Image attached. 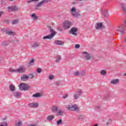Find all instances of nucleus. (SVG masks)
Segmentation results:
<instances>
[{"label": "nucleus", "instance_id": "nucleus-2", "mask_svg": "<svg viewBox=\"0 0 126 126\" xmlns=\"http://www.w3.org/2000/svg\"><path fill=\"white\" fill-rule=\"evenodd\" d=\"M50 31L51 32V34H49L48 35L44 36L43 37V40H45V39H52V38L55 37L56 34H57V32L54 31V29L51 27H50Z\"/></svg>", "mask_w": 126, "mask_h": 126}, {"label": "nucleus", "instance_id": "nucleus-21", "mask_svg": "<svg viewBox=\"0 0 126 126\" xmlns=\"http://www.w3.org/2000/svg\"><path fill=\"white\" fill-rule=\"evenodd\" d=\"M9 89L11 90L12 92H13V91H15V86L14 85L11 84L9 85Z\"/></svg>", "mask_w": 126, "mask_h": 126}, {"label": "nucleus", "instance_id": "nucleus-1", "mask_svg": "<svg viewBox=\"0 0 126 126\" xmlns=\"http://www.w3.org/2000/svg\"><path fill=\"white\" fill-rule=\"evenodd\" d=\"M25 69L26 68L24 67V66H22L19 67L16 69L10 68L9 71H10V72H17L18 73H23V72H25Z\"/></svg>", "mask_w": 126, "mask_h": 126}, {"label": "nucleus", "instance_id": "nucleus-53", "mask_svg": "<svg viewBox=\"0 0 126 126\" xmlns=\"http://www.w3.org/2000/svg\"><path fill=\"white\" fill-rule=\"evenodd\" d=\"M125 76H126V73L124 74Z\"/></svg>", "mask_w": 126, "mask_h": 126}, {"label": "nucleus", "instance_id": "nucleus-5", "mask_svg": "<svg viewBox=\"0 0 126 126\" xmlns=\"http://www.w3.org/2000/svg\"><path fill=\"white\" fill-rule=\"evenodd\" d=\"M65 108L69 111H78L79 110L76 104L72 105H67L65 106Z\"/></svg>", "mask_w": 126, "mask_h": 126}, {"label": "nucleus", "instance_id": "nucleus-16", "mask_svg": "<svg viewBox=\"0 0 126 126\" xmlns=\"http://www.w3.org/2000/svg\"><path fill=\"white\" fill-rule=\"evenodd\" d=\"M13 95L16 98H19L21 96V93L19 92H16L13 93Z\"/></svg>", "mask_w": 126, "mask_h": 126}, {"label": "nucleus", "instance_id": "nucleus-58", "mask_svg": "<svg viewBox=\"0 0 126 126\" xmlns=\"http://www.w3.org/2000/svg\"><path fill=\"white\" fill-rule=\"evenodd\" d=\"M36 126H38L36 125Z\"/></svg>", "mask_w": 126, "mask_h": 126}, {"label": "nucleus", "instance_id": "nucleus-18", "mask_svg": "<svg viewBox=\"0 0 126 126\" xmlns=\"http://www.w3.org/2000/svg\"><path fill=\"white\" fill-rule=\"evenodd\" d=\"M102 25L103 24H102V23H97L96 24L95 27L97 30L100 29V28L102 27Z\"/></svg>", "mask_w": 126, "mask_h": 126}, {"label": "nucleus", "instance_id": "nucleus-20", "mask_svg": "<svg viewBox=\"0 0 126 126\" xmlns=\"http://www.w3.org/2000/svg\"><path fill=\"white\" fill-rule=\"evenodd\" d=\"M55 44L56 45H59L60 46H61L63 44V42L61 40H55Z\"/></svg>", "mask_w": 126, "mask_h": 126}, {"label": "nucleus", "instance_id": "nucleus-33", "mask_svg": "<svg viewBox=\"0 0 126 126\" xmlns=\"http://www.w3.org/2000/svg\"><path fill=\"white\" fill-rule=\"evenodd\" d=\"M49 80H53L55 78V76L54 75H50L48 77Z\"/></svg>", "mask_w": 126, "mask_h": 126}, {"label": "nucleus", "instance_id": "nucleus-37", "mask_svg": "<svg viewBox=\"0 0 126 126\" xmlns=\"http://www.w3.org/2000/svg\"><path fill=\"white\" fill-rule=\"evenodd\" d=\"M62 123H63V120H62V119H60L57 122V124L58 126L61 125Z\"/></svg>", "mask_w": 126, "mask_h": 126}, {"label": "nucleus", "instance_id": "nucleus-34", "mask_svg": "<svg viewBox=\"0 0 126 126\" xmlns=\"http://www.w3.org/2000/svg\"><path fill=\"white\" fill-rule=\"evenodd\" d=\"M122 9H123V11H124V12H126V5L123 4V5H122Z\"/></svg>", "mask_w": 126, "mask_h": 126}, {"label": "nucleus", "instance_id": "nucleus-6", "mask_svg": "<svg viewBox=\"0 0 126 126\" xmlns=\"http://www.w3.org/2000/svg\"><path fill=\"white\" fill-rule=\"evenodd\" d=\"M82 94V90H78L77 92L75 93L73 95V98L75 100H77L79 96Z\"/></svg>", "mask_w": 126, "mask_h": 126}, {"label": "nucleus", "instance_id": "nucleus-40", "mask_svg": "<svg viewBox=\"0 0 126 126\" xmlns=\"http://www.w3.org/2000/svg\"><path fill=\"white\" fill-rule=\"evenodd\" d=\"M1 125H2V126H8L7 123L6 122H2V123L1 124Z\"/></svg>", "mask_w": 126, "mask_h": 126}, {"label": "nucleus", "instance_id": "nucleus-51", "mask_svg": "<svg viewBox=\"0 0 126 126\" xmlns=\"http://www.w3.org/2000/svg\"><path fill=\"white\" fill-rule=\"evenodd\" d=\"M78 1H82V0H78Z\"/></svg>", "mask_w": 126, "mask_h": 126}, {"label": "nucleus", "instance_id": "nucleus-9", "mask_svg": "<svg viewBox=\"0 0 126 126\" xmlns=\"http://www.w3.org/2000/svg\"><path fill=\"white\" fill-rule=\"evenodd\" d=\"M77 28H72L69 31L70 34H72L74 36H77Z\"/></svg>", "mask_w": 126, "mask_h": 126}, {"label": "nucleus", "instance_id": "nucleus-8", "mask_svg": "<svg viewBox=\"0 0 126 126\" xmlns=\"http://www.w3.org/2000/svg\"><path fill=\"white\" fill-rule=\"evenodd\" d=\"M71 25V23L70 22L68 21H65L63 23V28L65 29V30L69 29Z\"/></svg>", "mask_w": 126, "mask_h": 126}, {"label": "nucleus", "instance_id": "nucleus-32", "mask_svg": "<svg viewBox=\"0 0 126 126\" xmlns=\"http://www.w3.org/2000/svg\"><path fill=\"white\" fill-rule=\"evenodd\" d=\"M29 78H31V79L34 78L35 75H34V74H30L28 76Z\"/></svg>", "mask_w": 126, "mask_h": 126}, {"label": "nucleus", "instance_id": "nucleus-50", "mask_svg": "<svg viewBox=\"0 0 126 126\" xmlns=\"http://www.w3.org/2000/svg\"><path fill=\"white\" fill-rule=\"evenodd\" d=\"M93 126H98V125L97 124H95V125H94Z\"/></svg>", "mask_w": 126, "mask_h": 126}, {"label": "nucleus", "instance_id": "nucleus-19", "mask_svg": "<svg viewBox=\"0 0 126 126\" xmlns=\"http://www.w3.org/2000/svg\"><path fill=\"white\" fill-rule=\"evenodd\" d=\"M31 17L33 21H36L38 19V17L36 16V14L34 13L31 14Z\"/></svg>", "mask_w": 126, "mask_h": 126}, {"label": "nucleus", "instance_id": "nucleus-31", "mask_svg": "<svg viewBox=\"0 0 126 126\" xmlns=\"http://www.w3.org/2000/svg\"><path fill=\"white\" fill-rule=\"evenodd\" d=\"M106 73H107V72H106L105 70H101L100 71V74H101V75H105Z\"/></svg>", "mask_w": 126, "mask_h": 126}, {"label": "nucleus", "instance_id": "nucleus-43", "mask_svg": "<svg viewBox=\"0 0 126 126\" xmlns=\"http://www.w3.org/2000/svg\"><path fill=\"white\" fill-rule=\"evenodd\" d=\"M68 97V94H66L64 96H63V99H65V98H67Z\"/></svg>", "mask_w": 126, "mask_h": 126}, {"label": "nucleus", "instance_id": "nucleus-55", "mask_svg": "<svg viewBox=\"0 0 126 126\" xmlns=\"http://www.w3.org/2000/svg\"><path fill=\"white\" fill-rule=\"evenodd\" d=\"M56 85H57V86H58L59 85V84L56 83Z\"/></svg>", "mask_w": 126, "mask_h": 126}, {"label": "nucleus", "instance_id": "nucleus-15", "mask_svg": "<svg viewBox=\"0 0 126 126\" xmlns=\"http://www.w3.org/2000/svg\"><path fill=\"white\" fill-rule=\"evenodd\" d=\"M58 110H59V107L54 106L51 107V110L52 113H57L58 112Z\"/></svg>", "mask_w": 126, "mask_h": 126}, {"label": "nucleus", "instance_id": "nucleus-57", "mask_svg": "<svg viewBox=\"0 0 126 126\" xmlns=\"http://www.w3.org/2000/svg\"><path fill=\"white\" fill-rule=\"evenodd\" d=\"M0 126H3V125H2V124L1 125H0Z\"/></svg>", "mask_w": 126, "mask_h": 126}, {"label": "nucleus", "instance_id": "nucleus-17", "mask_svg": "<svg viewBox=\"0 0 126 126\" xmlns=\"http://www.w3.org/2000/svg\"><path fill=\"white\" fill-rule=\"evenodd\" d=\"M117 31L120 32L121 34H124V27L123 26H120L118 28Z\"/></svg>", "mask_w": 126, "mask_h": 126}, {"label": "nucleus", "instance_id": "nucleus-48", "mask_svg": "<svg viewBox=\"0 0 126 126\" xmlns=\"http://www.w3.org/2000/svg\"><path fill=\"white\" fill-rule=\"evenodd\" d=\"M36 125H30L29 126H36Z\"/></svg>", "mask_w": 126, "mask_h": 126}, {"label": "nucleus", "instance_id": "nucleus-42", "mask_svg": "<svg viewBox=\"0 0 126 126\" xmlns=\"http://www.w3.org/2000/svg\"><path fill=\"white\" fill-rule=\"evenodd\" d=\"M75 49H78V48H80V45L76 44L75 46Z\"/></svg>", "mask_w": 126, "mask_h": 126}, {"label": "nucleus", "instance_id": "nucleus-35", "mask_svg": "<svg viewBox=\"0 0 126 126\" xmlns=\"http://www.w3.org/2000/svg\"><path fill=\"white\" fill-rule=\"evenodd\" d=\"M18 22H19L18 20L16 19L12 21V24L13 25L17 24V23H18Z\"/></svg>", "mask_w": 126, "mask_h": 126}, {"label": "nucleus", "instance_id": "nucleus-52", "mask_svg": "<svg viewBox=\"0 0 126 126\" xmlns=\"http://www.w3.org/2000/svg\"><path fill=\"white\" fill-rule=\"evenodd\" d=\"M125 42L126 43V37H125Z\"/></svg>", "mask_w": 126, "mask_h": 126}, {"label": "nucleus", "instance_id": "nucleus-39", "mask_svg": "<svg viewBox=\"0 0 126 126\" xmlns=\"http://www.w3.org/2000/svg\"><path fill=\"white\" fill-rule=\"evenodd\" d=\"M36 71L37 73H41V72H42V69H41V68H38L37 69Z\"/></svg>", "mask_w": 126, "mask_h": 126}, {"label": "nucleus", "instance_id": "nucleus-41", "mask_svg": "<svg viewBox=\"0 0 126 126\" xmlns=\"http://www.w3.org/2000/svg\"><path fill=\"white\" fill-rule=\"evenodd\" d=\"M17 9V8H16V6H12L11 10L14 11L16 10Z\"/></svg>", "mask_w": 126, "mask_h": 126}, {"label": "nucleus", "instance_id": "nucleus-3", "mask_svg": "<svg viewBox=\"0 0 126 126\" xmlns=\"http://www.w3.org/2000/svg\"><path fill=\"white\" fill-rule=\"evenodd\" d=\"M70 12L73 17L77 18V17L80 16V13H79V12L76 11V9H75V7H74L71 8Z\"/></svg>", "mask_w": 126, "mask_h": 126}, {"label": "nucleus", "instance_id": "nucleus-56", "mask_svg": "<svg viewBox=\"0 0 126 126\" xmlns=\"http://www.w3.org/2000/svg\"><path fill=\"white\" fill-rule=\"evenodd\" d=\"M60 31H63V30L60 29Z\"/></svg>", "mask_w": 126, "mask_h": 126}, {"label": "nucleus", "instance_id": "nucleus-28", "mask_svg": "<svg viewBox=\"0 0 126 126\" xmlns=\"http://www.w3.org/2000/svg\"><path fill=\"white\" fill-rule=\"evenodd\" d=\"M15 126H22V121H19L18 122H16Z\"/></svg>", "mask_w": 126, "mask_h": 126}, {"label": "nucleus", "instance_id": "nucleus-24", "mask_svg": "<svg viewBox=\"0 0 126 126\" xmlns=\"http://www.w3.org/2000/svg\"><path fill=\"white\" fill-rule=\"evenodd\" d=\"M119 80L118 79L113 80L111 81V84H117V83H119Z\"/></svg>", "mask_w": 126, "mask_h": 126}, {"label": "nucleus", "instance_id": "nucleus-7", "mask_svg": "<svg viewBox=\"0 0 126 126\" xmlns=\"http://www.w3.org/2000/svg\"><path fill=\"white\" fill-rule=\"evenodd\" d=\"M48 1H49L48 0H42V1L39 2L36 5L35 9H36V10L39 9L38 7H41V6H42V5L44 4V3H47L48 2Z\"/></svg>", "mask_w": 126, "mask_h": 126}, {"label": "nucleus", "instance_id": "nucleus-26", "mask_svg": "<svg viewBox=\"0 0 126 126\" xmlns=\"http://www.w3.org/2000/svg\"><path fill=\"white\" fill-rule=\"evenodd\" d=\"M42 94H41L36 93L32 95V97H34L35 98H39L41 97Z\"/></svg>", "mask_w": 126, "mask_h": 126}, {"label": "nucleus", "instance_id": "nucleus-29", "mask_svg": "<svg viewBox=\"0 0 126 126\" xmlns=\"http://www.w3.org/2000/svg\"><path fill=\"white\" fill-rule=\"evenodd\" d=\"M80 74L81 76H85V75L86 74V71L83 70V71H81V72L80 73Z\"/></svg>", "mask_w": 126, "mask_h": 126}, {"label": "nucleus", "instance_id": "nucleus-10", "mask_svg": "<svg viewBox=\"0 0 126 126\" xmlns=\"http://www.w3.org/2000/svg\"><path fill=\"white\" fill-rule=\"evenodd\" d=\"M103 122L106 123V126H108L110 124H112V119L110 117H107L104 119Z\"/></svg>", "mask_w": 126, "mask_h": 126}, {"label": "nucleus", "instance_id": "nucleus-49", "mask_svg": "<svg viewBox=\"0 0 126 126\" xmlns=\"http://www.w3.org/2000/svg\"><path fill=\"white\" fill-rule=\"evenodd\" d=\"M10 1H14V0H9Z\"/></svg>", "mask_w": 126, "mask_h": 126}, {"label": "nucleus", "instance_id": "nucleus-25", "mask_svg": "<svg viewBox=\"0 0 126 126\" xmlns=\"http://www.w3.org/2000/svg\"><path fill=\"white\" fill-rule=\"evenodd\" d=\"M61 60H62V56H61V55H57L56 57V63H59V62H60Z\"/></svg>", "mask_w": 126, "mask_h": 126}, {"label": "nucleus", "instance_id": "nucleus-11", "mask_svg": "<svg viewBox=\"0 0 126 126\" xmlns=\"http://www.w3.org/2000/svg\"><path fill=\"white\" fill-rule=\"evenodd\" d=\"M82 54L83 55V57H85L86 61H89V60H90V59H91V55H90V54H88V53H87V52H82Z\"/></svg>", "mask_w": 126, "mask_h": 126}, {"label": "nucleus", "instance_id": "nucleus-30", "mask_svg": "<svg viewBox=\"0 0 126 126\" xmlns=\"http://www.w3.org/2000/svg\"><path fill=\"white\" fill-rule=\"evenodd\" d=\"M63 110H59L57 113V115H58V116H63Z\"/></svg>", "mask_w": 126, "mask_h": 126}, {"label": "nucleus", "instance_id": "nucleus-44", "mask_svg": "<svg viewBox=\"0 0 126 126\" xmlns=\"http://www.w3.org/2000/svg\"><path fill=\"white\" fill-rule=\"evenodd\" d=\"M79 119L80 120V121H82L83 120V116H80V117L79 118Z\"/></svg>", "mask_w": 126, "mask_h": 126}, {"label": "nucleus", "instance_id": "nucleus-23", "mask_svg": "<svg viewBox=\"0 0 126 126\" xmlns=\"http://www.w3.org/2000/svg\"><path fill=\"white\" fill-rule=\"evenodd\" d=\"M55 118V117L53 115H49L48 116H47V121H52L53 119H54Z\"/></svg>", "mask_w": 126, "mask_h": 126}, {"label": "nucleus", "instance_id": "nucleus-13", "mask_svg": "<svg viewBox=\"0 0 126 126\" xmlns=\"http://www.w3.org/2000/svg\"><path fill=\"white\" fill-rule=\"evenodd\" d=\"M21 78L23 81H26V80L29 79V77L27 75L23 74L21 77Z\"/></svg>", "mask_w": 126, "mask_h": 126}, {"label": "nucleus", "instance_id": "nucleus-47", "mask_svg": "<svg viewBox=\"0 0 126 126\" xmlns=\"http://www.w3.org/2000/svg\"><path fill=\"white\" fill-rule=\"evenodd\" d=\"M32 1H33V0H30L28 1V2L30 3V2H32Z\"/></svg>", "mask_w": 126, "mask_h": 126}, {"label": "nucleus", "instance_id": "nucleus-36", "mask_svg": "<svg viewBox=\"0 0 126 126\" xmlns=\"http://www.w3.org/2000/svg\"><path fill=\"white\" fill-rule=\"evenodd\" d=\"M80 74V72L79 71H76L74 73V75L75 76H78Z\"/></svg>", "mask_w": 126, "mask_h": 126}, {"label": "nucleus", "instance_id": "nucleus-14", "mask_svg": "<svg viewBox=\"0 0 126 126\" xmlns=\"http://www.w3.org/2000/svg\"><path fill=\"white\" fill-rule=\"evenodd\" d=\"M32 47L33 48V49H36V48H39L40 47V43L39 42H33L32 45Z\"/></svg>", "mask_w": 126, "mask_h": 126}, {"label": "nucleus", "instance_id": "nucleus-4", "mask_svg": "<svg viewBox=\"0 0 126 126\" xmlns=\"http://www.w3.org/2000/svg\"><path fill=\"white\" fill-rule=\"evenodd\" d=\"M19 88L22 91H26L27 90H29L30 89V86L25 83H21L19 85Z\"/></svg>", "mask_w": 126, "mask_h": 126}, {"label": "nucleus", "instance_id": "nucleus-54", "mask_svg": "<svg viewBox=\"0 0 126 126\" xmlns=\"http://www.w3.org/2000/svg\"><path fill=\"white\" fill-rule=\"evenodd\" d=\"M33 0V1H37V0Z\"/></svg>", "mask_w": 126, "mask_h": 126}, {"label": "nucleus", "instance_id": "nucleus-12", "mask_svg": "<svg viewBox=\"0 0 126 126\" xmlns=\"http://www.w3.org/2000/svg\"><path fill=\"white\" fill-rule=\"evenodd\" d=\"M29 106L31 108H38V107H39V104L36 102H32L29 103Z\"/></svg>", "mask_w": 126, "mask_h": 126}, {"label": "nucleus", "instance_id": "nucleus-27", "mask_svg": "<svg viewBox=\"0 0 126 126\" xmlns=\"http://www.w3.org/2000/svg\"><path fill=\"white\" fill-rule=\"evenodd\" d=\"M34 63V59H32L29 63H27V67H30L31 65H32V63Z\"/></svg>", "mask_w": 126, "mask_h": 126}, {"label": "nucleus", "instance_id": "nucleus-45", "mask_svg": "<svg viewBox=\"0 0 126 126\" xmlns=\"http://www.w3.org/2000/svg\"><path fill=\"white\" fill-rule=\"evenodd\" d=\"M3 13H4V12H3V11L0 12V17H1V15H2V14H3Z\"/></svg>", "mask_w": 126, "mask_h": 126}, {"label": "nucleus", "instance_id": "nucleus-46", "mask_svg": "<svg viewBox=\"0 0 126 126\" xmlns=\"http://www.w3.org/2000/svg\"><path fill=\"white\" fill-rule=\"evenodd\" d=\"M7 8L9 9V10H12V6H9V7H7Z\"/></svg>", "mask_w": 126, "mask_h": 126}, {"label": "nucleus", "instance_id": "nucleus-22", "mask_svg": "<svg viewBox=\"0 0 126 126\" xmlns=\"http://www.w3.org/2000/svg\"><path fill=\"white\" fill-rule=\"evenodd\" d=\"M6 34L7 35H10V36H14V35H15V32L10 31H7L6 32Z\"/></svg>", "mask_w": 126, "mask_h": 126}, {"label": "nucleus", "instance_id": "nucleus-38", "mask_svg": "<svg viewBox=\"0 0 126 126\" xmlns=\"http://www.w3.org/2000/svg\"><path fill=\"white\" fill-rule=\"evenodd\" d=\"M103 15L105 16V17H108V12L107 10H105L104 12L103 13Z\"/></svg>", "mask_w": 126, "mask_h": 126}]
</instances>
